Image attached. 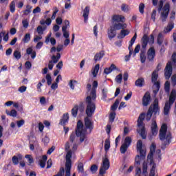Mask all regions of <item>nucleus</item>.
I'll return each instance as SVG.
<instances>
[{
    "label": "nucleus",
    "instance_id": "obj_1",
    "mask_svg": "<svg viewBox=\"0 0 176 176\" xmlns=\"http://www.w3.org/2000/svg\"><path fill=\"white\" fill-rule=\"evenodd\" d=\"M94 113L91 115L93 116ZM87 117L84 118V124L83 122L81 120H79L77 122L76 127V135L77 137H80V142H83L86 140V134H87V131L89 130V133L93 131L94 129V122L90 120L91 116H89L87 114Z\"/></svg>",
    "mask_w": 176,
    "mask_h": 176
},
{
    "label": "nucleus",
    "instance_id": "obj_2",
    "mask_svg": "<svg viewBox=\"0 0 176 176\" xmlns=\"http://www.w3.org/2000/svg\"><path fill=\"white\" fill-rule=\"evenodd\" d=\"M98 87V82L94 80L92 83V88L90 92V95L87 96L85 102L87 104V108L85 113L88 116H91L93 113L96 112V103L92 101H96L97 98V88Z\"/></svg>",
    "mask_w": 176,
    "mask_h": 176
},
{
    "label": "nucleus",
    "instance_id": "obj_3",
    "mask_svg": "<svg viewBox=\"0 0 176 176\" xmlns=\"http://www.w3.org/2000/svg\"><path fill=\"white\" fill-rule=\"evenodd\" d=\"M159 138L160 141H164V140H166V142L161 146V149L164 151V149H166V146H167V145H170V144H171V140H173V135L171 134V132H168L167 133V124H162L161 126Z\"/></svg>",
    "mask_w": 176,
    "mask_h": 176
},
{
    "label": "nucleus",
    "instance_id": "obj_4",
    "mask_svg": "<svg viewBox=\"0 0 176 176\" xmlns=\"http://www.w3.org/2000/svg\"><path fill=\"white\" fill-rule=\"evenodd\" d=\"M153 113L154 115H160V107H159V100L157 98L154 100L153 104L149 107L145 115L146 122L151 121Z\"/></svg>",
    "mask_w": 176,
    "mask_h": 176
},
{
    "label": "nucleus",
    "instance_id": "obj_5",
    "mask_svg": "<svg viewBox=\"0 0 176 176\" xmlns=\"http://www.w3.org/2000/svg\"><path fill=\"white\" fill-rule=\"evenodd\" d=\"M127 28V24L126 23H113L110 26L107 30L108 38L110 41H112L117 35L116 31L120 30H124Z\"/></svg>",
    "mask_w": 176,
    "mask_h": 176
},
{
    "label": "nucleus",
    "instance_id": "obj_6",
    "mask_svg": "<svg viewBox=\"0 0 176 176\" xmlns=\"http://www.w3.org/2000/svg\"><path fill=\"white\" fill-rule=\"evenodd\" d=\"M138 152H140V155H136L135 158V166H140L141 164V160H144L146 156V151L142 149V140H139L136 144Z\"/></svg>",
    "mask_w": 176,
    "mask_h": 176
},
{
    "label": "nucleus",
    "instance_id": "obj_7",
    "mask_svg": "<svg viewBox=\"0 0 176 176\" xmlns=\"http://www.w3.org/2000/svg\"><path fill=\"white\" fill-rule=\"evenodd\" d=\"M163 5V0H160L158 5V12H161L162 9V12H161L160 15V19L162 23H164L167 21V18L168 17V13H170V3H166L164 7Z\"/></svg>",
    "mask_w": 176,
    "mask_h": 176
},
{
    "label": "nucleus",
    "instance_id": "obj_8",
    "mask_svg": "<svg viewBox=\"0 0 176 176\" xmlns=\"http://www.w3.org/2000/svg\"><path fill=\"white\" fill-rule=\"evenodd\" d=\"M176 99V90L172 89L170 94L169 96L168 101L165 102V105L164 107V115H168L170 113V109H171V106L174 102H175Z\"/></svg>",
    "mask_w": 176,
    "mask_h": 176
},
{
    "label": "nucleus",
    "instance_id": "obj_9",
    "mask_svg": "<svg viewBox=\"0 0 176 176\" xmlns=\"http://www.w3.org/2000/svg\"><path fill=\"white\" fill-rule=\"evenodd\" d=\"M72 151L69 150L66 154L65 175L71 176V168H72Z\"/></svg>",
    "mask_w": 176,
    "mask_h": 176
},
{
    "label": "nucleus",
    "instance_id": "obj_10",
    "mask_svg": "<svg viewBox=\"0 0 176 176\" xmlns=\"http://www.w3.org/2000/svg\"><path fill=\"white\" fill-rule=\"evenodd\" d=\"M148 43L150 45H153L155 43V36L153 34L150 35V38L148 34H144L142 38V49H146Z\"/></svg>",
    "mask_w": 176,
    "mask_h": 176
},
{
    "label": "nucleus",
    "instance_id": "obj_11",
    "mask_svg": "<svg viewBox=\"0 0 176 176\" xmlns=\"http://www.w3.org/2000/svg\"><path fill=\"white\" fill-rule=\"evenodd\" d=\"M14 166H17L19 164L20 167L24 168L25 167V162L23 160V155L17 154L14 155L12 158Z\"/></svg>",
    "mask_w": 176,
    "mask_h": 176
},
{
    "label": "nucleus",
    "instance_id": "obj_12",
    "mask_svg": "<svg viewBox=\"0 0 176 176\" xmlns=\"http://www.w3.org/2000/svg\"><path fill=\"white\" fill-rule=\"evenodd\" d=\"M171 75H173V63L171 61H168L166 63V67L164 69L165 79L168 80V79L171 78Z\"/></svg>",
    "mask_w": 176,
    "mask_h": 176
},
{
    "label": "nucleus",
    "instance_id": "obj_13",
    "mask_svg": "<svg viewBox=\"0 0 176 176\" xmlns=\"http://www.w3.org/2000/svg\"><path fill=\"white\" fill-rule=\"evenodd\" d=\"M60 58H61V54L60 53H57L56 56L53 55L51 57V60L49 61L48 63V68L49 69L52 70L53 69V67H54V64H57V63H58V60H60Z\"/></svg>",
    "mask_w": 176,
    "mask_h": 176
},
{
    "label": "nucleus",
    "instance_id": "obj_14",
    "mask_svg": "<svg viewBox=\"0 0 176 176\" xmlns=\"http://www.w3.org/2000/svg\"><path fill=\"white\" fill-rule=\"evenodd\" d=\"M151 101H152V98H151V93H149V91H146L142 98L143 107H148L151 104Z\"/></svg>",
    "mask_w": 176,
    "mask_h": 176
},
{
    "label": "nucleus",
    "instance_id": "obj_15",
    "mask_svg": "<svg viewBox=\"0 0 176 176\" xmlns=\"http://www.w3.org/2000/svg\"><path fill=\"white\" fill-rule=\"evenodd\" d=\"M156 56V51L154 47H150L147 51V58L148 61H153Z\"/></svg>",
    "mask_w": 176,
    "mask_h": 176
},
{
    "label": "nucleus",
    "instance_id": "obj_16",
    "mask_svg": "<svg viewBox=\"0 0 176 176\" xmlns=\"http://www.w3.org/2000/svg\"><path fill=\"white\" fill-rule=\"evenodd\" d=\"M112 24H122V23H124V16L122 15H113L112 16Z\"/></svg>",
    "mask_w": 176,
    "mask_h": 176
},
{
    "label": "nucleus",
    "instance_id": "obj_17",
    "mask_svg": "<svg viewBox=\"0 0 176 176\" xmlns=\"http://www.w3.org/2000/svg\"><path fill=\"white\" fill-rule=\"evenodd\" d=\"M137 40V33H135L134 36L132 37L129 41V45L128 49L129 50V55L131 56L134 52L133 51V45H134L135 41Z\"/></svg>",
    "mask_w": 176,
    "mask_h": 176
},
{
    "label": "nucleus",
    "instance_id": "obj_18",
    "mask_svg": "<svg viewBox=\"0 0 176 176\" xmlns=\"http://www.w3.org/2000/svg\"><path fill=\"white\" fill-rule=\"evenodd\" d=\"M104 56H105V51L102 50L95 54L94 60L96 63H97V61H101V59H102Z\"/></svg>",
    "mask_w": 176,
    "mask_h": 176
},
{
    "label": "nucleus",
    "instance_id": "obj_19",
    "mask_svg": "<svg viewBox=\"0 0 176 176\" xmlns=\"http://www.w3.org/2000/svg\"><path fill=\"white\" fill-rule=\"evenodd\" d=\"M145 113H141L138 118V127H141V126H145L144 124V120H145Z\"/></svg>",
    "mask_w": 176,
    "mask_h": 176
},
{
    "label": "nucleus",
    "instance_id": "obj_20",
    "mask_svg": "<svg viewBox=\"0 0 176 176\" xmlns=\"http://www.w3.org/2000/svg\"><path fill=\"white\" fill-rule=\"evenodd\" d=\"M68 120H69V115L68 113H64L62 119L60 120L59 124L61 126H65V124L68 123Z\"/></svg>",
    "mask_w": 176,
    "mask_h": 176
},
{
    "label": "nucleus",
    "instance_id": "obj_21",
    "mask_svg": "<svg viewBox=\"0 0 176 176\" xmlns=\"http://www.w3.org/2000/svg\"><path fill=\"white\" fill-rule=\"evenodd\" d=\"M90 14V7L86 6L83 10V17H84V23H87L89 20V14Z\"/></svg>",
    "mask_w": 176,
    "mask_h": 176
},
{
    "label": "nucleus",
    "instance_id": "obj_22",
    "mask_svg": "<svg viewBox=\"0 0 176 176\" xmlns=\"http://www.w3.org/2000/svg\"><path fill=\"white\" fill-rule=\"evenodd\" d=\"M135 86L137 87H144L145 86V79L144 78H139L135 80Z\"/></svg>",
    "mask_w": 176,
    "mask_h": 176
},
{
    "label": "nucleus",
    "instance_id": "obj_23",
    "mask_svg": "<svg viewBox=\"0 0 176 176\" xmlns=\"http://www.w3.org/2000/svg\"><path fill=\"white\" fill-rule=\"evenodd\" d=\"M129 34H130V31H129V30L122 29V30L120 31L117 38L118 39H123V38H124L125 36H127Z\"/></svg>",
    "mask_w": 176,
    "mask_h": 176
},
{
    "label": "nucleus",
    "instance_id": "obj_24",
    "mask_svg": "<svg viewBox=\"0 0 176 176\" xmlns=\"http://www.w3.org/2000/svg\"><path fill=\"white\" fill-rule=\"evenodd\" d=\"M46 162H47V155H44L42 156V159L39 160V166L41 168H45L46 166Z\"/></svg>",
    "mask_w": 176,
    "mask_h": 176
},
{
    "label": "nucleus",
    "instance_id": "obj_25",
    "mask_svg": "<svg viewBox=\"0 0 176 176\" xmlns=\"http://www.w3.org/2000/svg\"><path fill=\"white\" fill-rule=\"evenodd\" d=\"M115 69H116V65H115V64H111L109 67H106L104 69V74H105L106 75H109V74H111V72H112V71Z\"/></svg>",
    "mask_w": 176,
    "mask_h": 176
},
{
    "label": "nucleus",
    "instance_id": "obj_26",
    "mask_svg": "<svg viewBox=\"0 0 176 176\" xmlns=\"http://www.w3.org/2000/svg\"><path fill=\"white\" fill-rule=\"evenodd\" d=\"M142 129L138 131L142 140H146V132L145 131V125L141 126Z\"/></svg>",
    "mask_w": 176,
    "mask_h": 176
},
{
    "label": "nucleus",
    "instance_id": "obj_27",
    "mask_svg": "<svg viewBox=\"0 0 176 176\" xmlns=\"http://www.w3.org/2000/svg\"><path fill=\"white\" fill-rule=\"evenodd\" d=\"M111 166V163L109 162V159L108 157H105L102 160V164L101 167H103L104 168L109 169Z\"/></svg>",
    "mask_w": 176,
    "mask_h": 176
},
{
    "label": "nucleus",
    "instance_id": "obj_28",
    "mask_svg": "<svg viewBox=\"0 0 176 176\" xmlns=\"http://www.w3.org/2000/svg\"><path fill=\"white\" fill-rule=\"evenodd\" d=\"M159 69L157 70H154L151 74V82L157 81V78H159Z\"/></svg>",
    "mask_w": 176,
    "mask_h": 176
},
{
    "label": "nucleus",
    "instance_id": "obj_29",
    "mask_svg": "<svg viewBox=\"0 0 176 176\" xmlns=\"http://www.w3.org/2000/svg\"><path fill=\"white\" fill-rule=\"evenodd\" d=\"M98 71H100V64L96 65L94 68L91 69V72L94 78H96V76H97L98 74Z\"/></svg>",
    "mask_w": 176,
    "mask_h": 176
},
{
    "label": "nucleus",
    "instance_id": "obj_30",
    "mask_svg": "<svg viewBox=\"0 0 176 176\" xmlns=\"http://www.w3.org/2000/svg\"><path fill=\"white\" fill-rule=\"evenodd\" d=\"M164 36L162 33H159L157 38V43L159 46H162L163 44Z\"/></svg>",
    "mask_w": 176,
    "mask_h": 176
},
{
    "label": "nucleus",
    "instance_id": "obj_31",
    "mask_svg": "<svg viewBox=\"0 0 176 176\" xmlns=\"http://www.w3.org/2000/svg\"><path fill=\"white\" fill-rule=\"evenodd\" d=\"M46 82V80L45 78H43L41 80V82H38V83L36 85V88H37V91L38 93H42V86H43V85H42V83H45Z\"/></svg>",
    "mask_w": 176,
    "mask_h": 176
},
{
    "label": "nucleus",
    "instance_id": "obj_32",
    "mask_svg": "<svg viewBox=\"0 0 176 176\" xmlns=\"http://www.w3.org/2000/svg\"><path fill=\"white\" fill-rule=\"evenodd\" d=\"M131 142H133V140L130 136H127L125 138L123 144L126 145V146H130L131 145Z\"/></svg>",
    "mask_w": 176,
    "mask_h": 176
},
{
    "label": "nucleus",
    "instance_id": "obj_33",
    "mask_svg": "<svg viewBox=\"0 0 176 176\" xmlns=\"http://www.w3.org/2000/svg\"><path fill=\"white\" fill-rule=\"evenodd\" d=\"M22 41L23 43H28L31 41V34L30 33L25 34Z\"/></svg>",
    "mask_w": 176,
    "mask_h": 176
},
{
    "label": "nucleus",
    "instance_id": "obj_34",
    "mask_svg": "<svg viewBox=\"0 0 176 176\" xmlns=\"http://www.w3.org/2000/svg\"><path fill=\"white\" fill-rule=\"evenodd\" d=\"M79 109V106L76 105L74 108L72 109V115L74 118H76L78 116V111Z\"/></svg>",
    "mask_w": 176,
    "mask_h": 176
},
{
    "label": "nucleus",
    "instance_id": "obj_35",
    "mask_svg": "<svg viewBox=\"0 0 176 176\" xmlns=\"http://www.w3.org/2000/svg\"><path fill=\"white\" fill-rule=\"evenodd\" d=\"M46 26L42 27L41 25H38L36 29L38 35H43V32L46 30Z\"/></svg>",
    "mask_w": 176,
    "mask_h": 176
},
{
    "label": "nucleus",
    "instance_id": "obj_36",
    "mask_svg": "<svg viewBox=\"0 0 176 176\" xmlns=\"http://www.w3.org/2000/svg\"><path fill=\"white\" fill-rule=\"evenodd\" d=\"M111 148V142L109 139H106L104 142V151L105 152H108L109 148Z\"/></svg>",
    "mask_w": 176,
    "mask_h": 176
},
{
    "label": "nucleus",
    "instance_id": "obj_37",
    "mask_svg": "<svg viewBox=\"0 0 176 176\" xmlns=\"http://www.w3.org/2000/svg\"><path fill=\"white\" fill-rule=\"evenodd\" d=\"M127 149H129V146L126 144H122L120 148V153L124 155V153H126V152H127Z\"/></svg>",
    "mask_w": 176,
    "mask_h": 176
},
{
    "label": "nucleus",
    "instance_id": "obj_38",
    "mask_svg": "<svg viewBox=\"0 0 176 176\" xmlns=\"http://www.w3.org/2000/svg\"><path fill=\"white\" fill-rule=\"evenodd\" d=\"M10 11L11 13H14L16 12V3L12 1L10 4Z\"/></svg>",
    "mask_w": 176,
    "mask_h": 176
},
{
    "label": "nucleus",
    "instance_id": "obj_39",
    "mask_svg": "<svg viewBox=\"0 0 176 176\" xmlns=\"http://www.w3.org/2000/svg\"><path fill=\"white\" fill-rule=\"evenodd\" d=\"M119 102H120L119 99H116L115 102L111 106V111H116V109H118V107H119Z\"/></svg>",
    "mask_w": 176,
    "mask_h": 176
},
{
    "label": "nucleus",
    "instance_id": "obj_40",
    "mask_svg": "<svg viewBox=\"0 0 176 176\" xmlns=\"http://www.w3.org/2000/svg\"><path fill=\"white\" fill-rule=\"evenodd\" d=\"M139 12L141 14L145 13V4L144 3H140L139 5Z\"/></svg>",
    "mask_w": 176,
    "mask_h": 176
},
{
    "label": "nucleus",
    "instance_id": "obj_41",
    "mask_svg": "<svg viewBox=\"0 0 176 176\" xmlns=\"http://www.w3.org/2000/svg\"><path fill=\"white\" fill-rule=\"evenodd\" d=\"M142 174H148V164L146 162L142 164Z\"/></svg>",
    "mask_w": 176,
    "mask_h": 176
},
{
    "label": "nucleus",
    "instance_id": "obj_42",
    "mask_svg": "<svg viewBox=\"0 0 176 176\" xmlns=\"http://www.w3.org/2000/svg\"><path fill=\"white\" fill-rule=\"evenodd\" d=\"M116 116V113L115 111H113L110 113V115L109 116V122H111V123H113V122H115Z\"/></svg>",
    "mask_w": 176,
    "mask_h": 176
},
{
    "label": "nucleus",
    "instance_id": "obj_43",
    "mask_svg": "<svg viewBox=\"0 0 176 176\" xmlns=\"http://www.w3.org/2000/svg\"><path fill=\"white\" fill-rule=\"evenodd\" d=\"M77 170L78 173H84L85 168H83V163L79 162L77 166Z\"/></svg>",
    "mask_w": 176,
    "mask_h": 176
},
{
    "label": "nucleus",
    "instance_id": "obj_44",
    "mask_svg": "<svg viewBox=\"0 0 176 176\" xmlns=\"http://www.w3.org/2000/svg\"><path fill=\"white\" fill-rule=\"evenodd\" d=\"M7 115H9V116H12V118H16L17 116V111L15 109H12L10 113H8L6 111Z\"/></svg>",
    "mask_w": 176,
    "mask_h": 176
},
{
    "label": "nucleus",
    "instance_id": "obj_45",
    "mask_svg": "<svg viewBox=\"0 0 176 176\" xmlns=\"http://www.w3.org/2000/svg\"><path fill=\"white\" fill-rule=\"evenodd\" d=\"M13 54L16 60H20L21 58V52H20V51L15 50Z\"/></svg>",
    "mask_w": 176,
    "mask_h": 176
},
{
    "label": "nucleus",
    "instance_id": "obj_46",
    "mask_svg": "<svg viewBox=\"0 0 176 176\" xmlns=\"http://www.w3.org/2000/svg\"><path fill=\"white\" fill-rule=\"evenodd\" d=\"M98 170V166L96 164H93L91 166L90 170L91 171L92 174H96Z\"/></svg>",
    "mask_w": 176,
    "mask_h": 176
},
{
    "label": "nucleus",
    "instance_id": "obj_47",
    "mask_svg": "<svg viewBox=\"0 0 176 176\" xmlns=\"http://www.w3.org/2000/svg\"><path fill=\"white\" fill-rule=\"evenodd\" d=\"M164 90L167 94L170 93V82L168 81H166L164 84Z\"/></svg>",
    "mask_w": 176,
    "mask_h": 176
},
{
    "label": "nucleus",
    "instance_id": "obj_48",
    "mask_svg": "<svg viewBox=\"0 0 176 176\" xmlns=\"http://www.w3.org/2000/svg\"><path fill=\"white\" fill-rule=\"evenodd\" d=\"M173 28H174V23L173 22H169L166 30V32H170L171 31V30H173Z\"/></svg>",
    "mask_w": 176,
    "mask_h": 176
},
{
    "label": "nucleus",
    "instance_id": "obj_49",
    "mask_svg": "<svg viewBox=\"0 0 176 176\" xmlns=\"http://www.w3.org/2000/svg\"><path fill=\"white\" fill-rule=\"evenodd\" d=\"M75 132H72L69 136V141L72 142V143H74L75 141V138H76V129H75Z\"/></svg>",
    "mask_w": 176,
    "mask_h": 176
},
{
    "label": "nucleus",
    "instance_id": "obj_50",
    "mask_svg": "<svg viewBox=\"0 0 176 176\" xmlns=\"http://www.w3.org/2000/svg\"><path fill=\"white\" fill-rule=\"evenodd\" d=\"M140 61L142 63V64H144V63H145V61H146V56H145V52H142L140 53Z\"/></svg>",
    "mask_w": 176,
    "mask_h": 176
},
{
    "label": "nucleus",
    "instance_id": "obj_51",
    "mask_svg": "<svg viewBox=\"0 0 176 176\" xmlns=\"http://www.w3.org/2000/svg\"><path fill=\"white\" fill-rule=\"evenodd\" d=\"M65 25L62 27V31L63 32H67V28H68V26H69V21L65 20Z\"/></svg>",
    "mask_w": 176,
    "mask_h": 176
},
{
    "label": "nucleus",
    "instance_id": "obj_52",
    "mask_svg": "<svg viewBox=\"0 0 176 176\" xmlns=\"http://www.w3.org/2000/svg\"><path fill=\"white\" fill-rule=\"evenodd\" d=\"M102 100H103L104 101H105V100H107V94H108V90L103 89L102 91Z\"/></svg>",
    "mask_w": 176,
    "mask_h": 176
},
{
    "label": "nucleus",
    "instance_id": "obj_53",
    "mask_svg": "<svg viewBox=\"0 0 176 176\" xmlns=\"http://www.w3.org/2000/svg\"><path fill=\"white\" fill-rule=\"evenodd\" d=\"M45 79L47 80V84L48 85V86H50V85H52V82L53 80H52V76H50V74H47L45 76Z\"/></svg>",
    "mask_w": 176,
    "mask_h": 176
},
{
    "label": "nucleus",
    "instance_id": "obj_54",
    "mask_svg": "<svg viewBox=\"0 0 176 176\" xmlns=\"http://www.w3.org/2000/svg\"><path fill=\"white\" fill-rule=\"evenodd\" d=\"M121 10L122 12L127 13V12H129V6H127V4H126V3L122 4Z\"/></svg>",
    "mask_w": 176,
    "mask_h": 176
},
{
    "label": "nucleus",
    "instance_id": "obj_55",
    "mask_svg": "<svg viewBox=\"0 0 176 176\" xmlns=\"http://www.w3.org/2000/svg\"><path fill=\"white\" fill-rule=\"evenodd\" d=\"M170 80H171V85L173 87H175L176 86V74H173L172 76H171V78H170Z\"/></svg>",
    "mask_w": 176,
    "mask_h": 176
},
{
    "label": "nucleus",
    "instance_id": "obj_56",
    "mask_svg": "<svg viewBox=\"0 0 176 176\" xmlns=\"http://www.w3.org/2000/svg\"><path fill=\"white\" fill-rule=\"evenodd\" d=\"M153 153H148V155L147 156V159L150 160V164H153Z\"/></svg>",
    "mask_w": 176,
    "mask_h": 176
},
{
    "label": "nucleus",
    "instance_id": "obj_57",
    "mask_svg": "<svg viewBox=\"0 0 176 176\" xmlns=\"http://www.w3.org/2000/svg\"><path fill=\"white\" fill-rule=\"evenodd\" d=\"M122 80H123V76L122 75V74H118V76H116V82L117 83H122Z\"/></svg>",
    "mask_w": 176,
    "mask_h": 176
},
{
    "label": "nucleus",
    "instance_id": "obj_58",
    "mask_svg": "<svg viewBox=\"0 0 176 176\" xmlns=\"http://www.w3.org/2000/svg\"><path fill=\"white\" fill-rule=\"evenodd\" d=\"M141 49V45L138 44L136 47H135L134 52H133V56H135L137 53H140V50Z\"/></svg>",
    "mask_w": 176,
    "mask_h": 176
},
{
    "label": "nucleus",
    "instance_id": "obj_59",
    "mask_svg": "<svg viewBox=\"0 0 176 176\" xmlns=\"http://www.w3.org/2000/svg\"><path fill=\"white\" fill-rule=\"evenodd\" d=\"M150 152L155 153L156 152V144L155 143H152L150 146Z\"/></svg>",
    "mask_w": 176,
    "mask_h": 176
},
{
    "label": "nucleus",
    "instance_id": "obj_60",
    "mask_svg": "<svg viewBox=\"0 0 176 176\" xmlns=\"http://www.w3.org/2000/svg\"><path fill=\"white\" fill-rule=\"evenodd\" d=\"M42 142H43V144H45V145H47V144H49V142H50V139L49 138V137L45 136L42 139Z\"/></svg>",
    "mask_w": 176,
    "mask_h": 176
},
{
    "label": "nucleus",
    "instance_id": "obj_61",
    "mask_svg": "<svg viewBox=\"0 0 176 176\" xmlns=\"http://www.w3.org/2000/svg\"><path fill=\"white\" fill-rule=\"evenodd\" d=\"M107 168H104L102 166L100 167V170H99V174L100 175H104V174H105V173H107Z\"/></svg>",
    "mask_w": 176,
    "mask_h": 176
},
{
    "label": "nucleus",
    "instance_id": "obj_62",
    "mask_svg": "<svg viewBox=\"0 0 176 176\" xmlns=\"http://www.w3.org/2000/svg\"><path fill=\"white\" fill-rule=\"evenodd\" d=\"M25 123V121L24 120H20L16 122V124L18 127H21L22 126H24Z\"/></svg>",
    "mask_w": 176,
    "mask_h": 176
},
{
    "label": "nucleus",
    "instance_id": "obj_63",
    "mask_svg": "<svg viewBox=\"0 0 176 176\" xmlns=\"http://www.w3.org/2000/svg\"><path fill=\"white\" fill-rule=\"evenodd\" d=\"M64 173H65V170L64 169V167H61L59 170V172L56 174V175L63 176Z\"/></svg>",
    "mask_w": 176,
    "mask_h": 176
},
{
    "label": "nucleus",
    "instance_id": "obj_64",
    "mask_svg": "<svg viewBox=\"0 0 176 176\" xmlns=\"http://www.w3.org/2000/svg\"><path fill=\"white\" fill-rule=\"evenodd\" d=\"M172 61L174 64V65L176 67V52H174L173 54H172Z\"/></svg>",
    "mask_w": 176,
    "mask_h": 176
}]
</instances>
